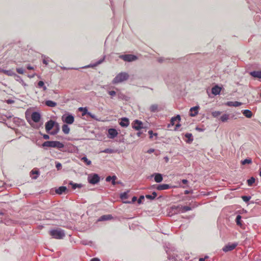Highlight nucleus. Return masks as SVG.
<instances>
[{
    "mask_svg": "<svg viewBox=\"0 0 261 261\" xmlns=\"http://www.w3.org/2000/svg\"><path fill=\"white\" fill-rule=\"evenodd\" d=\"M49 234L55 239H63L65 236V231L61 228L52 229L49 231Z\"/></svg>",
    "mask_w": 261,
    "mask_h": 261,
    "instance_id": "nucleus-1",
    "label": "nucleus"
},
{
    "mask_svg": "<svg viewBox=\"0 0 261 261\" xmlns=\"http://www.w3.org/2000/svg\"><path fill=\"white\" fill-rule=\"evenodd\" d=\"M42 147H53L61 149L64 147V145L58 141H47L42 144Z\"/></svg>",
    "mask_w": 261,
    "mask_h": 261,
    "instance_id": "nucleus-2",
    "label": "nucleus"
},
{
    "mask_svg": "<svg viewBox=\"0 0 261 261\" xmlns=\"http://www.w3.org/2000/svg\"><path fill=\"white\" fill-rule=\"evenodd\" d=\"M129 78V75L126 72H120L118 74L113 80L112 83L117 84L126 81Z\"/></svg>",
    "mask_w": 261,
    "mask_h": 261,
    "instance_id": "nucleus-3",
    "label": "nucleus"
},
{
    "mask_svg": "<svg viewBox=\"0 0 261 261\" xmlns=\"http://www.w3.org/2000/svg\"><path fill=\"white\" fill-rule=\"evenodd\" d=\"M62 121L68 124H71L74 121V116L69 113L65 114L62 117Z\"/></svg>",
    "mask_w": 261,
    "mask_h": 261,
    "instance_id": "nucleus-4",
    "label": "nucleus"
},
{
    "mask_svg": "<svg viewBox=\"0 0 261 261\" xmlns=\"http://www.w3.org/2000/svg\"><path fill=\"white\" fill-rule=\"evenodd\" d=\"M88 180L90 184L95 185L99 181L100 177L96 173L90 174L88 175Z\"/></svg>",
    "mask_w": 261,
    "mask_h": 261,
    "instance_id": "nucleus-5",
    "label": "nucleus"
},
{
    "mask_svg": "<svg viewBox=\"0 0 261 261\" xmlns=\"http://www.w3.org/2000/svg\"><path fill=\"white\" fill-rule=\"evenodd\" d=\"M119 58L125 62H133L138 59V57L134 55L126 54L122 55L119 56Z\"/></svg>",
    "mask_w": 261,
    "mask_h": 261,
    "instance_id": "nucleus-6",
    "label": "nucleus"
},
{
    "mask_svg": "<svg viewBox=\"0 0 261 261\" xmlns=\"http://www.w3.org/2000/svg\"><path fill=\"white\" fill-rule=\"evenodd\" d=\"M238 245V243H228L223 247L222 250L225 252L232 251L236 248Z\"/></svg>",
    "mask_w": 261,
    "mask_h": 261,
    "instance_id": "nucleus-7",
    "label": "nucleus"
},
{
    "mask_svg": "<svg viewBox=\"0 0 261 261\" xmlns=\"http://www.w3.org/2000/svg\"><path fill=\"white\" fill-rule=\"evenodd\" d=\"M132 127L137 130H139L143 128V124L141 121L135 120L132 124Z\"/></svg>",
    "mask_w": 261,
    "mask_h": 261,
    "instance_id": "nucleus-8",
    "label": "nucleus"
},
{
    "mask_svg": "<svg viewBox=\"0 0 261 261\" xmlns=\"http://www.w3.org/2000/svg\"><path fill=\"white\" fill-rule=\"evenodd\" d=\"M55 123L56 121L53 120H50L46 122L45 124L46 132L47 133H49V132L54 127Z\"/></svg>",
    "mask_w": 261,
    "mask_h": 261,
    "instance_id": "nucleus-9",
    "label": "nucleus"
},
{
    "mask_svg": "<svg viewBox=\"0 0 261 261\" xmlns=\"http://www.w3.org/2000/svg\"><path fill=\"white\" fill-rule=\"evenodd\" d=\"M108 137L110 139H114L115 138L117 135L118 132L115 128H109L108 130Z\"/></svg>",
    "mask_w": 261,
    "mask_h": 261,
    "instance_id": "nucleus-10",
    "label": "nucleus"
},
{
    "mask_svg": "<svg viewBox=\"0 0 261 261\" xmlns=\"http://www.w3.org/2000/svg\"><path fill=\"white\" fill-rule=\"evenodd\" d=\"M79 111L80 112H82V116H85V115H87L92 118H94L95 117L94 115H93L91 113L88 112V109L86 107L85 108L80 107L79 108Z\"/></svg>",
    "mask_w": 261,
    "mask_h": 261,
    "instance_id": "nucleus-11",
    "label": "nucleus"
},
{
    "mask_svg": "<svg viewBox=\"0 0 261 261\" xmlns=\"http://www.w3.org/2000/svg\"><path fill=\"white\" fill-rule=\"evenodd\" d=\"M31 118L34 122H38L41 118V115L39 112H34L32 113Z\"/></svg>",
    "mask_w": 261,
    "mask_h": 261,
    "instance_id": "nucleus-12",
    "label": "nucleus"
},
{
    "mask_svg": "<svg viewBox=\"0 0 261 261\" xmlns=\"http://www.w3.org/2000/svg\"><path fill=\"white\" fill-rule=\"evenodd\" d=\"M199 109V106H195L191 108L190 109V116L191 117L196 116L198 113V110Z\"/></svg>",
    "mask_w": 261,
    "mask_h": 261,
    "instance_id": "nucleus-13",
    "label": "nucleus"
},
{
    "mask_svg": "<svg viewBox=\"0 0 261 261\" xmlns=\"http://www.w3.org/2000/svg\"><path fill=\"white\" fill-rule=\"evenodd\" d=\"M151 176L154 177V180L156 182H161L163 181V176L162 174L159 173H154L151 175Z\"/></svg>",
    "mask_w": 261,
    "mask_h": 261,
    "instance_id": "nucleus-14",
    "label": "nucleus"
},
{
    "mask_svg": "<svg viewBox=\"0 0 261 261\" xmlns=\"http://www.w3.org/2000/svg\"><path fill=\"white\" fill-rule=\"evenodd\" d=\"M171 187L169 185L166 184H160L156 186V189L159 191L169 189Z\"/></svg>",
    "mask_w": 261,
    "mask_h": 261,
    "instance_id": "nucleus-15",
    "label": "nucleus"
},
{
    "mask_svg": "<svg viewBox=\"0 0 261 261\" xmlns=\"http://www.w3.org/2000/svg\"><path fill=\"white\" fill-rule=\"evenodd\" d=\"M129 124V121L128 118L126 117L122 118L121 121L119 122V124L122 127H127Z\"/></svg>",
    "mask_w": 261,
    "mask_h": 261,
    "instance_id": "nucleus-16",
    "label": "nucleus"
},
{
    "mask_svg": "<svg viewBox=\"0 0 261 261\" xmlns=\"http://www.w3.org/2000/svg\"><path fill=\"white\" fill-rule=\"evenodd\" d=\"M171 210L173 214L181 213V205H173L171 207Z\"/></svg>",
    "mask_w": 261,
    "mask_h": 261,
    "instance_id": "nucleus-17",
    "label": "nucleus"
},
{
    "mask_svg": "<svg viewBox=\"0 0 261 261\" xmlns=\"http://www.w3.org/2000/svg\"><path fill=\"white\" fill-rule=\"evenodd\" d=\"M242 104V102L239 101H227L226 103V105L228 107H237L241 106Z\"/></svg>",
    "mask_w": 261,
    "mask_h": 261,
    "instance_id": "nucleus-18",
    "label": "nucleus"
},
{
    "mask_svg": "<svg viewBox=\"0 0 261 261\" xmlns=\"http://www.w3.org/2000/svg\"><path fill=\"white\" fill-rule=\"evenodd\" d=\"M67 190V189L66 187L61 186L59 188L56 189V193L57 194L61 195Z\"/></svg>",
    "mask_w": 261,
    "mask_h": 261,
    "instance_id": "nucleus-19",
    "label": "nucleus"
},
{
    "mask_svg": "<svg viewBox=\"0 0 261 261\" xmlns=\"http://www.w3.org/2000/svg\"><path fill=\"white\" fill-rule=\"evenodd\" d=\"M113 218V217L111 215H102L98 219V221H103L107 220H111Z\"/></svg>",
    "mask_w": 261,
    "mask_h": 261,
    "instance_id": "nucleus-20",
    "label": "nucleus"
},
{
    "mask_svg": "<svg viewBox=\"0 0 261 261\" xmlns=\"http://www.w3.org/2000/svg\"><path fill=\"white\" fill-rule=\"evenodd\" d=\"M221 88L218 85H216L212 88V93L216 95L219 94L221 92Z\"/></svg>",
    "mask_w": 261,
    "mask_h": 261,
    "instance_id": "nucleus-21",
    "label": "nucleus"
},
{
    "mask_svg": "<svg viewBox=\"0 0 261 261\" xmlns=\"http://www.w3.org/2000/svg\"><path fill=\"white\" fill-rule=\"evenodd\" d=\"M4 73L9 76H14L17 79H19V75L16 74L12 70H5Z\"/></svg>",
    "mask_w": 261,
    "mask_h": 261,
    "instance_id": "nucleus-22",
    "label": "nucleus"
},
{
    "mask_svg": "<svg viewBox=\"0 0 261 261\" xmlns=\"http://www.w3.org/2000/svg\"><path fill=\"white\" fill-rule=\"evenodd\" d=\"M250 74L255 77L257 79L261 78V70L260 71H253L250 72Z\"/></svg>",
    "mask_w": 261,
    "mask_h": 261,
    "instance_id": "nucleus-23",
    "label": "nucleus"
},
{
    "mask_svg": "<svg viewBox=\"0 0 261 261\" xmlns=\"http://www.w3.org/2000/svg\"><path fill=\"white\" fill-rule=\"evenodd\" d=\"M180 120V117L179 115H177L175 117H173L171 119L170 123L168 124V127H170V125H174L175 124V122L176 121H179Z\"/></svg>",
    "mask_w": 261,
    "mask_h": 261,
    "instance_id": "nucleus-24",
    "label": "nucleus"
},
{
    "mask_svg": "<svg viewBox=\"0 0 261 261\" xmlns=\"http://www.w3.org/2000/svg\"><path fill=\"white\" fill-rule=\"evenodd\" d=\"M34 174H35L36 176H32V178L36 179L37 178V177H38V176L40 174V172H39V170L34 169L31 171V172H30L31 176H32L33 175H34Z\"/></svg>",
    "mask_w": 261,
    "mask_h": 261,
    "instance_id": "nucleus-25",
    "label": "nucleus"
},
{
    "mask_svg": "<svg viewBox=\"0 0 261 261\" xmlns=\"http://www.w3.org/2000/svg\"><path fill=\"white\" fill-rule=\"evenodd\" d=\"M185 137L188 139L186 142L188 143H191L193 141V137L191 133H186L185 135Z\"/></svg>",
    "mask_w": 261,
    "mask_h": 261,
    "instance_id": "nucleus-26",
    "label": "nucleus"
},
{
    "mask_svg": "<svg viewBox=\"0 0 261 261\" xmlns=\"http://www.w3.org/2000/svg\"><path fill=\"white\" fill-rule=\"evenodd\" d=\"M62 131L65 134H68L69 133V132H70V128L68 126L67 124H64L62 126Z\"/></svg>",
    "mask_w": 261,
    "mask_h": 261,
    "instance_id": "nucleus-27",
    "label": "nucleus"
},
{
    "mask_svg": "<svg viewBox=\"0 0 261 261\" xmlns=\"http://www.w3.org/2000/svg\"><path fill=\"white\" fill-rule=\"evenodd\" d=\"M243 115L247 118H250L252 116V113L249 110H245L243 112Z\"/></svg>",
    "mask_w": 261,
    "mask_h": 261,
    "instance_id": "nucleus-28",
    "label": "nucleus"
},
{
    "mask_svg": "<svg viewBox=\"0 0 261 261\" xmlns=\"http://www.w3.org/2000/svg\"><path fill=\"white\" fill-rule=\"evenodd\" d=\"M45 105L48 107H52V108L55 107L57 105V104L56 102L53 101L52 100H46L45 101Z\"/></svg>",
    "mask_w": 261,
    "mask_h": 261,
    "instance_id": "nucleus-29",
    "label": "nucleus"
},
{
    "mask_svg": "<svg viewBox=\"0 0 261 261\" xmlns=\"http://www.w3.org/2000/svg\"><path fill=\"white\" fill-rule=\"evenodd\" d=\"M242 216L240 215H238L236 218V222L237 224L240 226H242L243 223L242 221Z\"/></svg>",
    "mask_w": 261,
    "mask_h": 261,
    "instance_id": "nucleus-30",
    "label": "nucleus"
},
{
    "mask_svg": "<svg viewBox=\"0 0 261 261\" xmlns=\"http://www.w3.org/2000/svg\"><path fill=\"white\" fill-rule=\"evenodd\" d=\"M149 110L152 113H155L156 112L159 111L158 106L155 104L152 105L149 108Z\"/></svg>",
    "mask_w": 261,
    "mask_h": 261,
    "instance_id": "nucleus-31",
    "label": "nucleus"
},
{
    "mask_svg": "<svg viewBox=\"0 0 261 261\" xmlns=\"http://www.w3.org/2000/svg\"><path fill=\"white\" fill-rule=\"evenodd\" d=\"M42 58H43V63L44 64H45L46 65H47L48 64V62L49 61H52V60L51 59H50L49 57H46L45 55H42Z\"/></svg>",
    "mask_w": 261,
    "mask_h": 261,
    "instance_id": "nucleus-32",
    "label": "nucleus"
},
{
    "mask_svg": "<svg viewBox=\"0 0 261 261\" xmlns=\"http://www.w3.org/2000/svg\"><path fill=\"white\" fill-rule=\"evenodd\" d=\"M146 198L149 199V200H153L155 198V197L157 196V193L155 192H153L151 195H146Z\"/></svg>",
    "mask_w": 261,
    "mask_h": 261,
    "instance_id": "nucleus-33",
    "label": "nucleus"
},
{
    "mask_svg": "<svg viewBox=\"0 0 261 261\" xmlns=\"http://www.w3.org/2000/svg\"><path fill=\"white\" fill-rule=\"evenodd\" d=\"M69 184L71 186L72 189L73 190H75L77 188H81L82 187V185L81 184L74 183L72 181H70Z\"/></svg>",
    "mask_w": 261,
    "mask_h": 261,
    "instance_id": "nucleus-34",
    "label": "nucleus"
},
{
    "mask_svg": "<svg viewBox=\"0 0 261 261\" xmlns=\"http://www.w3.org/2000/svg\"><path fill=\"white\" fill-rule=\"evenodd\" d=\"M117 95L119 99L126 100V96L121 92H118Z\"/></svg>",
    "mask_w": 261,
    "mask_h": 261,
    "instance_id": "nucleus-35",
    "label": "nucleus"
},
{
    "mask_svg": "<svg viewBox=\"0 0 261 261\" xmlns=\"http://www.w3.org/2000/svg\"><path fill=\"white\" fill-rule=\"evenodd\" d=\"M255 178L253 177H251L249 179H247V183L249 187H251L253 186V185L255 182Z\"/></svg>",
    "mask_w": 261,
    "mask_h": 261,
    "instance_id": "nucleus-36",
    "label": "nucleus"
},
{
    "mask_svg": "<svg viewBox=\"0 0 261 261\" xmlns=\"http://www.w3.org/2000/svg\"><path fill=\"white\" fill-rule=\"evenodd\" d=\"M181 213H185L186 212L190 211L192 210V208L190 206H181Z\"/></svg>",
    "mask_w": 261,
    "mask_h": 261,
    "instance_id": "nucleus-37",
    "label": "nucleus"
},
{
    "mask_svg": "<svg viewBox=\"0 0 261 261\" xmlns=\"http://www.w3.org/2000/svg\"><path fill=\"white\" fill-rule=\"evenodd\" d=\"M128 191L125 192L121 193L120 196V198L122 200H124V199H127L128 197Z\"/></svg>",
    "mask_w": 261,
    "mask_h": 261,
    "instance_id": "nucleus-38",
    "label": "nucleus"
},
{
    "mask_svg": "<svg viewBox=\"0 0 261 261\" xmlns=\"http://www.w3.org/2000/svg\"><path fill=\"white\" fill-rule=\"evenodd\" d=\"M82 161H83L87 165H90L91 164V161L88 160L86 156H83L82 158Z\"/></svg>",
    "mask_w": 261,
    "mask_h": 261,
    "instance_id": "nucleus-39",
    "label": "nucleus"
},
{
    "mask_svg": "<svg viewBox=\"0 0 261 261\" xmlns=\"http://www.w3.org/2000/svg\"><path fill=\"white\" fill-rule=\"evenodd\" d=\"M229 119V115L228 114H224L220 117V120L222 122H226Z\"/></svg>",
    "mask_w": 261,
    "mask_h": 261,
    "instance_id": "nucleus-40",
    "label": "nucleus"
},
{
    "mask_svg": "<svg viewBox=\"0 0 261 261\" xmlns=\"http://www.w3.org/2000/svg\"><path fill=\"white\" fill-rule=\"evenodd\" d=\"M252 163L251 159H246L244 160L241 161V164L242 165L249 164Z\"/></svg>",
    "mask_w": 261,
    "mask_h": 261,
    "instance_id": "nucleus-41",
    "label": "nucleus"
},
{
    "mask_svg": "<svg viewBox=\"0 0 261 261\" xmlns=\"http://www.w3.org/2000/svg\"><path fill=\"white\" fill-rule=\"evenodd\" d=\"M242 198L244 202H247L251 199V196H242Z\"/></svg>",
    "mask_w": 261,
    "mask_h": 261,
    "instance_id": "nucleus-42",
    "label": "nucleus"
},
{
    "mask_svg": "<svg viewBox=\"0 0 261 261\" xmlns=\"http://www.w3.org/2000/svg\"><path fill=\"white\" fill-rule=\"evenodd\" d=\"M221 113L220 111H214L212 112V115L214 117H218L220 115Z\"/></svg>",
    "mask_w": 261,
    "mask_h": 261,
    "instance_id": "nucleus-43",
    "label": "nucleus"
},
{
    "mask_svg": "<svg viewBox=\"0 0 261 261\" xmlns=\"http://www.w3.org/2000/svg\"><path fill=\"white\" fill-rule=\"evenodd\" d=\"M19 79H17L16 77H14L15 78V80L17 81H18L20 83H21L22 85H24V86H25L26 84H25V83L24 82L23 80L21 79V77L19 76Z\"/></svg>",
    "mask_w": 261,
    "mask_h": 261,
    "instance_id": "nucleus-44",
    "label": "nucleus"
},
{
    "mask_svg": "<svg viewBox=\"0 0 261 261\" xmlns=\"http://www.w3.org/2000/svg\"><path fill=\"white\" fill-rule=\"evenodd\" d=\"M55 164H56V167L57 169L58 170H61L62 168V164L58 162H56L55 163Z\"/></svg>",
    "mask_w": 261,
    "mask_h": 261,
    "instance_id": "nucleus-45",
    "label": "nucleus"
},
{
    "mask_svg": "<svg viewBox=\"0 0 261 261\" xmlns=\"http://www.w3.org/2000/svg\"><path fill=\"white\" fill-rule=\"evenodd\" d=\"M148 134L150 136H149L150 138H152L153 136H157V135H158L157 133H153V131L151 130L148 131Z\"/></svg>",
    "mask_w": 261,
    "mask_h": 261,
    "instance_id": "nucleus-46",
    "label": "nucleus"
},
{
    "mask_svg": "<svg viewBox=\"0 0 261 261\" xmlns=\"http://www.w3.org/2000/svg\"><path fill=\"white\" fill-rule=\"evenodd\" d=\"M105 57H106L105 56H103L102 59H101L99 60L98 61H97L94 65L96 66V65H98L102 63L104 61V60L105 59Z\"/></svg>",
    "mask_w": 261,
    "mask_h": 261,
    "instance_id": "nucleus-47",
    "label": "nucleus"
},
{
    "mask_svg": "<svg viewBox=\"0 0 261 261\" xmlns=\"http://www.w3.org/2000/svg\"><path fill=\"white\" fill-rule=\"evenodd\" d=\"M54 129L56 130V132H58L60 130V125L58 123L56 122L55 125L54 126Z\"/></svg>",
    "mask_w": 261,
    "mask_h": 261,
    "instance_id": "nucleus-48",
    "label": "nucleus"
},
{
    "mask_svg": "<svg viewBox=\"0 0 261 261\" xmlns=\"http://www.w3.org/2000/svg\"><path fill=\"white\" fill-rule=\"evenodd\" d=\"M108 93L112 97L115 96L116 95V94L117 93L115 91H112H112H108Z\"/></svg>",
    "mask_w": 261,
    "mask_h": 261,
    "instance_id": "nucleus-49",
    "label": "nucleus"
},
{
    "mask_svg": "<svg viewBox=\"0 0 261 261\" xmlns=\"http://www.w3.org/2000/svg\"><path fill=\"white\" fill-rule=\"evenodd\" d=\"M16 71L19 73V74H23L24 73V70L22 68H16Z\"/></svg>",
    "mask_w": 261,
    "mask_h": 261,
    "instance_id": "nucleus-50",
    "label": "nucleus"
},
{
    "mask_svg": "<svg viewBox=\"0 0 261 261\" xmlns=\"http://www.w3.org/2000/svg\"><path fill=\"white\" fill-rule=\"evenodd\" d=\"M144 199V196L143 195H141L140 196L138 200V204H141L142 203V200Z\"/></svg>",
    "mask_w": 261,
    "mask_h": 261,
    "instance_id": "nucleus-51",
    "label": "nucleus"
},
{
    "mask_svg": "<svg viewBox=\"0 0 261 261\" xmlns=\"http://www.w3.org/2000/svg\"><path fill=\"white\" fill-rule=\"evenodd\" d=\"M137 200V197H136V196H134V197L132 198V203H134V202H135ZM124 203H131V202H129V201H125V202H124Z\"/></svg>",
    "mask_w": 261,
    "mask_h": 261,
    "instance_id": "nucleus-52",
    "label": "nucleus"
},
{
    "mask_svg": "<svg viewBox=\"0 0 261 261\" xmlns=\"http://www.w3.org/2000/svg\"><path fill=\"white\" fill-rule=\"evenodd\" d=\"M14 100L11 99H9L6 100V102L8 104H12L14 103Z\"/></svg>",
    "mask_w": 261,
    "mask_h": 261,
    "instance_id": "nucleus-53",
    "label": "nucleus"
},
{
    "mask_svg": "<svg viewBox=\"0 0 261 261\" xmlns=\"http://www.w3.org/2000/svg\"><path fill=\"white\" fill-rule=\"evenodd\" d=\"M43 85H44V83L42 81H39L38 83V86L39 88H41L43 86Z\"/></svg>",
    "mask_w": 261,
    "mask_h": 261,
    "instance_id": "nucleus-54",
    "label": "nucleus"
},
{
    "mask_svg": "<svg viewBox=\"0 0 261 261\" xmlns=\"http://www.w3.org/2000/svg\"><path fill=\"white\" fill-rule=\"evenodd\" d=\"M48 133L50 134L51 135H55L57 134H58V132H56V130L55 129H54L53 131H51V132L50 131L49 133Z\"/></svg>",
    "mask_w": 261,
    "mask_h": 261,
    "instance_id": "nucleus-55",
    "label": "nucleus"
},
{
    "mask_svg": "<svg viewBox=\"0 0 261 261\" xmlns=\"http://www.w3.org/2000/svg\"><path fill=\"white\" fill-rule=\"evenodd\" d=\"M61 68L63 69V70H67V69H75V70H77L79 69V68H66L65 67H61Z\"/></svg>",
    "mask_w": 261,
    "mask_h": 261,
    "instance_id": "nucleus-56",
    "label": "nucleus"
},
{
    "mask_svg": "<svg viewBox=\"0 0 261 261\" xmlns=\"http://www.w3.org/2000/svg\"><path fill=\"white\" fill-rule=\"evenodd\" d=\"M43 139L45 140H48L49 139V136L48 135L46 134H43L42 135Z\"/></svg>",
    "mask_w": 261,
    "mask_h": 261,
    "instance_id": "nucleus-57",
    "label": "nucleus"
},
{
    "mask_svg": "<svg viewBox=\"0 0 261 261\" xmlns=\"http://www.w3.org/2000/svg\"><path fill=\"white\" fill-rule=\"evenodd\" d=\"M111 179H112L111 176H107L106 177V180L107 182H109V181H111Z\"/></svg>",
    "mask_w": 261,
    "mask_h": 261,
    "instance_id": "nucleus-58",
    "label": "nucleus"
},
{
    "mask_svg": "<svg viewBox=\"0 0 261 261\" xmlns=\"http://www.w3.org/2000/svg\"><path fill=\"white\" fill-rule=\"evenodd\" d=\"M181 182H182V183L183 184L186 185V184H188V180H187V179H182V180H181Z\"/></svg>",
    "mask_w": 261,
    "mask_h": 261,
    "instance_id": "nucleus-59",
    "label": "nucleus"
},
{
    "mask_svg": "<svg viewBox=\"0 0 261 261\" xmlns=\"http://www.w3.org/2000/svg\"><path fill=\"white\" fill-rule=\"evenodd\" d=\"M27 68L29 70H32L34 69V68L31 66L30 65H28L27 66Z\"/></svg>",
    "mask_w": 261,
    "mask_h": 261,
    "instance_id": "nucleus-60",
    "label": "nucleus"
},
{
    "mask_svg": "<svg viewBox=\"0 0 261 261\" xmlns=\"http://www.w3.org/2000/svg\"><path fill=\"white\" fill-rule=\"evenodd\" d=\"M90 261H100V259L98 258L94 257L92 258Z\"/></svg>",
    "mask_w": 261,
    "mask_h": 261,
    "instance_id": "nucleus-61",
    "label": "nucleus"
},
{
    "mask_svg": "<svg viewBox=\"0 0 261 261\" xmlns=\"http://www.w3.org/2000/svg\"><path fill=\"white\" fill-rule=\"evenodd\" d=\"M142 134H143V132H141L139 130V132L137 133V135L138 137H141V135Z\"/></svg>",
    "mask_w": 261,
    "mask_h": 261,
    "instance_id": "nucleus-62",
    "label": "nucleus"
},
{
    "mask_svg": "<svg viewBox=\"0 0 261 261\" xmlns=\"http://www.w3.org/2000/svg\"><path fill=\"white\" fill-rule=\"evenodd\" d=\"M105 153H110L111 152V150L110 149H106L103 151Z\"/></svg>",
    "mask_w": 261,
    "mask_h": 261,
    "instance_id": "nucleus-63",
    "label": "nucleus"
},
{
    "mask_svg": "<svg viewBox=\"0 0 261 261\" xmlns=\"http://www.w3.org/2000/svg\"><path fill=\"white\" fill-rule=\"evenodd\" d=\"M112 179L111 180H115L117 179V177L115 175L111 176Z\"/></svg>",
    "mask_w": 261,
    "mask_h": 261,
    "instance_id": "nucleus-64",
    "label": "nucleus"
}]
</instances>
